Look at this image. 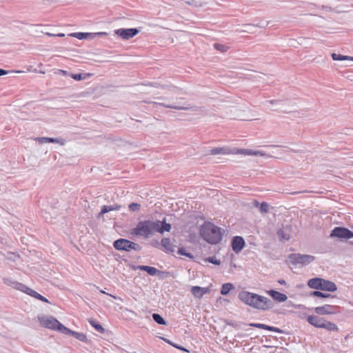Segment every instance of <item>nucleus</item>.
Masks as SVG:
<instances>
[{"mask_svg": "<svg viewBox=\"0 0 353 353\" xmlns=\"http://www.w3.org/2000/svg\"><path fill=\"white\" fill-rule=\"evenodd\" d=\"M239 298L246 305L261 310H269L274 306L270 299L246 291L241 292Z\"/></svg>", "mask_w": 353, "mask_h": 353, "instance_id": "1", "label": "nucleus"}, {"mask_svg": "<svg viewBox=\"0 0 353 353\" xmlns=\"http://www.w3.org/2000/svg\"><path fill=\"white\" fill-rule=\"evenodd\" d=\"M203 239L210 244H217L222 239V229L212 223L203 224L201 229Z\"/></svg>", "mask_w": 353, "mask_h": 353, "instance_id": "2", "label": "nucleus"}, {"mask_svg": "<svg viewBox=\"0 0 353 353\" xmlns=\"http://www.w3.org/2000/svg\"><path fill=\"white\" fill-rule=\"evenodd\" d=\"M157 230L155 221L144 220L139 221L136 227L130 230V234L146 239L152 236Z\"/></svg>", "mask_w": 353, "mask_h": 353, "instance_id": "3", "label": "nucleus"}, {"mask_svg": "<svg viewBox=\"0 0 353 353\" xmlns=\"http://www.w3.org/2000/svg\"><path fill=\"white\" fill-rule=\"evenodd\" d=\"M307 285L312 289L331 292H335L337 290L336 285L334 282L318 277L310 279L307 282Z\"/></svg>", "mask_w": 353, "mask_h": 353, "instance_id": "4", "label": "nucleus"}, {"mask_svg": "<svg viewBox=\"0 0 353 353\" xmlns=\"http://www.w3.org/2000/svg\"><path fill=\"white\" fill-rule=\"evenodd\" d=\"M114 248L119 251L130 252L132 250L140 251L141 247L139 244L126 239H119L114 241Z\"/></svg>", "mask_w": 353, "mask_h": 353, "instance_id": "5", "label": "nucleus"}, {"mask_svg": "<svg viewBox=\"0 0 353 353\" xmlns=\"http://www.w3.org/2000/svg\"><path fill=\"white\" fill-rule=\"evenodd\" d=\"M314 256L309 254H302L299 253H292L288 255V260L293 265H306L314 261Z\"/></svg>", "mask_w": 353, "mask_h": 353, "instance_id": "6", "label": "nucleus"}, {"mask_svg": "<svg viewBox=\"0 0 353 353\" xmlns=\"http://www.w3.org/2000/svg\"><path fill=\"white\" fill-rule=\"evenodd\" d=\"M46 328L57 331L64 334L67 327L61 323L57 319L50 316L46 317Z\"/></svg>", "mask_w": 353, "mask_h": 353, "instance_id": "7", "label": "nucleus"}, {"mask_svg": "<svg viewBox=\"0 0 353 353\" xmlns=\"http://www.w3.org/2000/svg\"><path fill=\"white\" fill-rule=\"evenodd\" d=\"M330 236V237L350 239L353 238V232L346 228L336 227L331 231Z\"/></svg>", "mask_w": 353, "mask_h": 353, "instance_id": "8", "label": "nucleus"}, {"mask_svg": "<svg viewBox=\"0 0 353 353\" xmlns=\"http://www.w3.org/2000/svg\"><path fill=\"white\" fill-rule=\"evenodd\" d=\"M139 32V30L137 28H120L115 30V34L121 37L122 39L125 40H128L134 36H136Z\"/></svg>", "mask_w": 353, "mask_h": 353, "instance_id": "9", "label": "nucleus"}, {"mask_svg": "<svg viewBox=\"0 0 353 353\" xmlns=\"http://www.w3.org/2000/svg\"><path fill=\"white\" fill-rule=\"evenodd\" d=\"M14 288L16 289H18L22 292H24L25 293L28 294V295L33 296L37 299L44 301V297L37 293V292L34 291L33 290L26 287L24 285H22L21 283H15Z\"/></svg>", "mask_w": 353, "mask_h": 353, "instance_id": "10", "label": "nucleus"}, {"mask_svg": "<svg viewBox=\"0 0 353 353\" xmlns=\"http://www.w3.org/2000/svg\"><path fill=\"white\" fill-rule=\"evenodd\" d=\"M337 307L331 305H324L323 306L316 307L314 309L315 312L319 315H326L335 314Z\"/></svg>", "mask_w": 353, "mask_h": 353, "instance_id": "11", "label": "nucleus"}, {"mask_svg": "<svg viewBox=\"0 0 353 353\" xmlns=\"http://www.w3.org/2000/svg\"><path fill=\"white\" fill-rule=\"evenodd\" d=\"M137 269L145 271L149 275L151 276H161V274H165L166 276L169 275L168 272L160 271L154 267L148 265H139L137 266Z\"/></svg>", "mask_w": 353, "mask_h": 353, "instance_id": "12", "label": "nucleus"}, {"mask_svg": "<svg viewBox=\"0 0 353 353\" xmlns=\"http://www.w3.org/2000/svg\"><path fill=\"white\" fill-rule=\"evenodd\" d=\"M245 246V241L243 237L236 236L232 240V248L235 253L240 252Z\"/></svg>", "mask_w": 353, "mask_h": 353, "instance_id": "13", "label": "nucleus"}, {"mask_svg": "<svg viewBox=\"0 0 353 353\" xmlns=\"http://www.w3.org/2000/svg\"><path fill=\"white\" fill-rule=\"evenodd\" d=\"M307 321L310 325H313L314 327L317 328H321L324 321V319L319 317L318 316L310 315L307 317Z\"/></svg>", "mask_w": 353, "mask_h": 353, "instance_id": "14", "label": "nucleus"}, {"mask_svg": "<svg viewBox=\"0 0 353 353\" xmlns=\"http://www.w3.org/2000/svg\"><path fill=\"white\" fill-rule=\"evenodd\" d=\"M268 294L276 301L281 303L284 302L288 299V296L281 292L276 291L274 290H270L268 291Z\"/></svg>", "mask_w": 353, "mask_h": 353, "instance_id": "15", "label": "nucleus"}, {"mask_svg": "<svg viewBox=\"0 0 353 353\" xmlns=\"http://www.w3.org/2000/svg\"><path fill=\"white\" fill-rule=\"evenodd\" d=\"M64 334L71 335V336H74L75 339H77L79 341H82V342H85V343L88 342V338L85 334L74 332L68 327L66 328Z\"/></svg>", "mask_w": 353, "mask_h": 353, "instance_id": "16", "label": "nucleus"}, {"mask_svg": "<svg viewBox=\"0 0 353 353\" xmlns=\"http://www.w3.org/2000/svg\"><path fill=\"white\" fill-rule=\"evenodd\" d=\"M209 292L208 288L199 286H193L191 289L192 294L196 298H201L204 294Z\"/></svg>", "mask_w": 353, "mask_h": 353, "instance_id": "17", "label": "nucleus"}, {"mask_svg": "<svg viewBox=\"0 0 353 353\" xmlns=\"http://www.w3.org/2000/svg\"><path fill=\"white\" fill-rule=\"evenodd\" d=\"M161 245L166 252L171 253L174 251V245L171 243L169 238H163L161 241Z\"/></svg>", "mask_w": 353, "mask_h": 353, "instance_id": "18", "label": "nucleus"}, {"mask_svg": "<svg viewBox=\"0 0 353 353\" xmlns=\"http://www.w3.org/2000/svg\"><path fill=\"white\" fill-rule=\"evenodd\" d=\"M155 225L157 227V230L155 232H159L163 234L164 232H170L171 230V225L165 222H161L160 221H156Z\"/></svg>", "mask_w": 353, "mask_h": 353, "instance_id": "19", "label": "nucleus"}, {"mask_svg": "<svg viewBox=\"0 0 353 353\" xmlns=\"http://www.w3.org/2000/svg\"><path fill=\"white\" fill-rule=\"evenodd\" d=\"M321 328L326 329L327 330H329V331L337 332L339 330V328L335 323H332L330 321H327L325 319H324V321H323Z\"/></svg>", "mask_w": 353, "mask_h": 353, "instance_id": "20", "label": "nucleus"}, {"mask_svg": "<svg viewBox=\"0 0 353 353\" xmlns=\"http://www.w3.org/2000/svg\"><path fill=\"white\" fill-rule=\"evenodd\" d=\"M150 103H152L154 105H158L161 106H163L165 108H171V109H175V110H188V108L183 107V106H177L174 105H170V104H165L163 103H158L155 101L149 102Z\"/></svg>", "mask_w": 353, "mask_h": 353, "instance_id": "21", "label": "nucleus"}, {"mask_svg": "<svg viewBox=\"0 0 353 353\" xmlns=\"http://www.w3.org/2000/svg\"><path fill=\"white\" fill-rule=\"evenodd\" d=\"M234 288L233 284L231 283H226L222 285L221 289V294L222 295H227L229 292Z\"/></svg>", "mask_w": 353, "mask_h": 353, "instance_id": "22", "label": "nucleus"}, {"mask_svg": "<svg viewBox=\"0 0 353 353\" xmlns=\"http://www.w3.org/2000/svg\"><path fill=\"white\" fill-rule=\"evenodd\" d=\"M332 58L334 61H345V60H350L353 61V57L341 55L339 54L332 53Z\"/></svg>", "mask_w": 353, "mask_h": 353, "instance_id": "23", "label": "nucleus"}, {"mask_svg": "<svg viewBox=\"0 0 353 353\" xmlns=\"http://www.w3.org/2000/svg\"><path fill=\"white\" fill-rule=\"evenodd\" d=\"M229 150L226 148H214L210 150V154L217 155L221 154H228Z\"/></svg>", "mask_w": 353, "mask_h": 353, "instance_id": "24", "label": "nucleus"}, {"mask_svg": "<svg viewBox=\"0 0 353 353\" xmlns=\"http://www.w3.org/2000/svg\"><path fill=\"white\" fill-rule=\"evenodd\" d=\"M46 143H57L60 145H63L65 143V139L61 137L58 138H50V137H46Z\"/></svg>", "mask_w": 353, "mask_h": 353, "instance_id": "25", "label": "nucleus"}, {"mask_svg": "<svg viewBox=\"0 0 353 353\" xmlns=\"http://www.w3.org/2000/svg\"><path fill=\"white\" fill-rule=\"evenodd\" d=\"M71 37L77 38L78 39H87L89 37H92V33H88V32H74L70 34Z\"/></svg>", "mask_w": 353, "mask_h": 353, "instance_id": "26", "label": "nucleus"}, {"mask_svg": "<svg viewBox=\"0 0 353 353\" xmlns=\"http://www.w3.org/2000/svg\"><path fill=\"white\" fill-rule=\"evenodd\" d=\"M89 323H90V325L94 327L95 328V330L100 332V333H104L105 332V329L103 327V326L99 324V323L96 322L93 319H90L89 320Z\"/></svg>", "mask_w": 353, "mask_h": 353, "instance_id": "27", "label": "nucleus"}, {"mask_svg": "<svg viewBox=\"0 0 353 353\" xmlns=\"http://www.w3.org/2000/svg\"><path fill=\"white\" fill-rule=\"evenodd\" d=\"M310 296L321 297V298H325V299L330 298V297H333V296H332L330 294L321 292L317 291V290L312 292L310 293Z\"/></svg>", "mask_w": 353, "mask_h": 353, "instance_id": "28", "label": "nucleus"}, {"mask_svg": "<svg viewBox=\"0 0 353 353\" xmlns=\"http://www.w3.org/2000/svg\"><path fill=\"white\" fill-rule=\"evenodd\" d=\"M153 320L159 325H166V321L159 314L154 313L152 314Z\"/></svg>", "mask_w": 353, "mask_h": 353, "instance_id": "29", "label": "nucleus"}, {"mask_svg": "<svg viewBox=\"0 0 353 353\" xmlns=\"http://www.w3.org/2000/svg\"><path fill=\"white\" fill-rule=\"evenodd\" d=\"M263 330H269V331H272V332H275L281 333V334L285 333V332L283 330H281V329H280L279 327L268 325H265V324H264V325H263Z\"/></svg>", "mask_w": 353, "mask_h": 353, "instance_id": "30", "label": "nucleus"}, {"mask_svg": "<svg viewBox=\"0 0 353 353\" xmlns=\"http://www.w3.org/2000/svg\"><path fill=\"white\" fill-rule=\"evenodd\" d=\"M256 151L250 149H241L238 150L239 154H244V155H253L256 156Z\"/></svg>", "mask_w": 353, "mask_h": 353, "instance_id": "31", "label": "nucleus"}, {"mask_svg": "<svg viewBox=\"0 0 353 353\" xmlns=\"http://www.w3.org/2000/svg\"><path fill=\"white\" fill-rule=\"evenodd\" d=\"M214 48L221 52H225L228 50V46L218 43L214 44Z\"/></svg>", "mask_w": 353, "mask_h": 353, "instance_id": "32", "label": "nucleus"}, {"mask_svg": "<svg viewBox=\"0 0 353 353\" xmlns=\"http://www.w3.org/2000/svg\"><path fill=\"white\" fill-rule=\"evenodd\" d=\"M178 253L181 255L185 256L190 259H194V256H193V254H192L190 252H187L186 250H185V248H179Z\"/></svg>", "mask_w": 353, "mask_h": 353, "instance_id": "33", "label": "nucleus"}, {"mask_svg": "<svg viewBox=\"0 0 353 353\" xmlns=\"http://www.w3.org/2000/svg\"><path fill=\"white\" fill-rule=\"evenodd\" d=\"M277 235L281 240H288L290 239V235L285 233L283 230H279L277 232Z\"/></svg>", "mask_w": 353, "mask_h": 353, "instance_id": "34", "label": "nucleus"}, {"mask_svg": "<svg viewBox=\"0 0 353 353\" xmlns=\"http://www.w3.org/2000/svg\"><path fill=\"white\" fill-rule=\"evenodd\" d=\"M270 205L267 202H263L259 206V210L261 213H267L269 211Z\"/></svg>", "mask_w": 353, "mask_h": 353, "instance_id": "35", "label": "nucleus"}, {"mask_svg": "<svg viewBox=\"0 0 353 353\" xmlns=\"http://www.w3.org/2000/svg\"><path fill=\"white\" fill-rule=\"evenodd\" d=\"M165 342H167L168 344L172 345L173 347L179 349V350H183V351H185V352H189L188 350H186L185 347L181 346V345H179L176 343H172V341H170V340L168 339H163Z\"/></svg>", "mask_w": 353, "mask_h": 353, "instance_id": "36", "label": "nucleus"}, {"mask_svg": "<svg viewBox=\"0 0 353 353\" xmlns=\"http://www.w3.org/2000/svg\"><path fill=\"white\" fill-rule=\"evenodd\" d=\"M205 260V261H208V262L214 264V265H219L221 264L220 260L217 259L214 256L208 257Z\"/></svg>", "mask_w": 353, "mask_h": 353, "instance_id": "37", "label": "nucleus"}, {"mask_svg": "<svg viewBox=\"0 0 353 353\" xmlns=\"http://www.w3.org/2000/svg\"><path fill=\"white\" fill-rule=\"evenodd\" d=\"M141 205L137 203H132L129 205V210L132 212H137L140 209Z\"/></svg>", "mask_w": 353, "mask_h": 353, "instance_id": "38", "label": "nucleus"}, {"mask_svg": "<svg viewBox=\"0 0 353 353\" xmlns=\"http://www.w3.org/2000/svg\"><path fill=\"white\" fill-rule=\"evenodd\" d=\"M110 212V207L108 205H103L101 208V212H99L98 217H100L101 215Z\"/></svg>", "mask_w": 353, "mask_h": 353, "instance_id": "39", "label": "nucleus"}, {"mask_svg": "<svg viewBox=\"0 0 353 353\" xmlns=\"http://www.w3.org/2000/svg\"><path fill=\"white\" fill-rule=\"evenodd\" d=\"M71 77L72 79H74L76 81H80L83 79L82 74H80V73L79 74H72Z\"/></svg>", "mask_w": 353, "mask_h": 353, "instance_id": "40", "label": "nucleus"}, {"mask_svg": "<svg viewBox=\"0 0 353 353\" xmlns=\"http://www.w3.org/2000/svg\"><path fill=\"white\" fill-rule=\"evenodd\" d=\"M64 35L65 34L63 33L52 34L49 32H46V36L62 37H64Z\"/></svg>", "mask_w": 353, "mask_h": 353, "instance_id": "41", "label": "nucleus"}, {"mask_svg": "<svg viewBox=\"0 0 353 353\" xmlns=\"http://www.w3.org/2000/svg\"><path fill=\"white\" fill-rule=\"evenodd\" d=\"M110 207V211H112V210H119L121 208V206L120 205H118V204H114L113 205H108Z\"/></svg>", "mask_w": 353, "mask_h": 353, "instance_id": "42", "label": "nucleus"}, {"mask_svg": "<svg viewBox=\"0 0 353 353\" xmlns=\"http://www.w3.org/2000/svg\"><path fill=\"white\" fill-rule=\"evenodd\" d=\"M250 325L252 326V327H254L263 329L264 324H262V323H250Z\"/></svg>", "mask_w": 353, "mask_h": 353, "instance_id": "43", "label": "nucleus"}, {"mask_svg": "<svg viewBox=\"0 0 353 353\" xmlns=\"http://www.w3.org/2000/svg\"><path fill=\"white\" fill-rule=\"evenodd\" d=\"M151 245L154 248H159L160 244L157 240H154L150 243Z\"/></svg>", "mask_w": 353, "mask_h": 353, "instance_id": "44", "label": "nucleus"}, {"mask_svg": "<svg viewBox=\"0 0 353 353\" xmlns=\"http://www.w3.org/2000/svg\"><path fill=\"white\" fill-rule=\"evenodd\" d=\"M107 33L106 32H97V33H94L92 34V38H94V37L96 36H101V35H106Z\"/></svg>", "mask_w": 353, "mask_h": 353, "instance_id": "45", "label": "nucleus"}, {"mask_svg": "<svg viewBox=\"0 0 353 353\" xmlns=\"http://www.w3.org/2000/svg\"><path fill=\"white\" fill-rule=\"evenodd\" d=\"M256 156L264 157V156H266V154L264 152H263V151L256 150Z\"/></svg>", "mask_w": 353, "mask_h": 353, "instance_id": "46", "label": "nucleus"}, {"mask_svg": "<svg viewBox=\"0 0 353 353\" xmlns=\"http://www.w3.org/2000/svg\"><path fill=\"white\" fill-rule=\"evenodd\" d=\"M253 205H254V207H256V208H259V206H260V205H261V204L259 203V202L258 201H256V200H254V201H253Z\"/></svg>", "mask_w": 353, "mask_h": 353, "instance_id": "47", "label": "nucleus"}, {"mask_svg": "<svg viewBox=\"0 0 353 353\" xmlns=\"http://www.w3.org/2000/svg\"><path fill=\"white\" fill-rule=\"evenodd\" d=\"M7 74V71L3 69H0V76L4 75Z\"/></svg>", "mask_w": 353, "mask_h": 353, "instance_id": "48", "label": "nucleus"}, {"mask_svg": "<svg viewBox=\"0 0 353 353\" xmlns=\"http://www.w3.org/2000/svg\"><path fill=\"white\" fill-rule=\"evenodd\" d=\"M278 283H280L281 285H285L286 284V282L284 279H279L278 281Z\"/></svg>", "mask_w": 353, "mask_h": 353, "instance_id": "49", "label": "nucleus"}, {"mask_svg": "<svg viewBox=\"0 0 353 353\" xmlns=\"http://www.w3.org/2000/svg\"><path fill=\"white\" fill-rule=\"evenodd\" d=\"M226 323H227V325H230V326H232V327H236V325H235L234 323H232V322H230V321H226Z\"/></svg>", "mask_w": 353, "mask_h": 353, "instance_id": "50", "label": "nucleus"}, {"mask_svg": "<svg viewBox=\"0 0 353 353\" xmlns=\"http://www.w3.org/2000/svg\"><path fill=\"white\" fill-rule=\"evenodd\" d=\"M277 101H274V100H270V101H267L266 103H269V104H274L275 103H276Z\"/></svg>", "mask_w": 353, "mask_h": 353, "instance_id": "51", "label": "nucleus"}, {"mask_svg": "<svg viewBox=\"0 0 353 353\" xmlns=\"http://www.w3.org/2000/svg\"><path fill=\"white\" fill-rule=\"evenodd\" d=\"M60 72H61V73L64 74H66V72H66V71H65V70H60Z\"/></svg>", "mask_w": 353, "mask_h": 353, "instance_id": "52", "label": "nucleus"}, {"mask_svg": "<svg viewBox=\"0 0 353 353\" xmlns=\"http://www.w3.org/2000/svg\"><path fill=\"white\" fill-rule=\"evenodd\" d=\"M257 26L260 27V28H263L265 27V26H263V25H257Z\"/></svg>", "mask_w": 353, "mask_h": 353, "instance_id": "53", "label": "nucleus"}, {"mask_svg": "<svg viewBox=\"0 0 353 353\" xmlns=\"http://www.w3.org/2000/svg\"><path fill=\"white\" fill-rule=\"evenodd\" d=\"M163 88H170V87H169V86H168V85H165V86H163Z\"/></svg>", "mask_w": 353, "mask_h": 353, "instance_id": "54", "label": "nucleus"}, {"mask_svg": "<svg viewBox=\"0 0 353 353\" xmlns=\"http://www.w3.org/2000/svg\"><path fill=\"white\" fill-rule=\"evenodd\" d=\"M46 303H49L48 300L46 298Z\"/></svg>", "mask_w": 353, "mask_h": 353, "instance_id": "55", "label": "nucleus"}, {"mask_svg": "<svg viewBox=\"0 0 353 353\" xmlns=\"http://www.w3.org/2000/svg\"><path fill=\"white\" fill-rule=\"evenodd\" d=\"M162 275L163 274H161L160 276H161V278H163V276H162ZM163 275L165 276V274H163ZM165 276H167L165 275Z\"/></svg>", "mask_w": 353, "mask_h": 353, "instance_id": "56", "label": "nucleus"}]
</instances>
